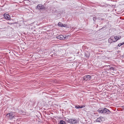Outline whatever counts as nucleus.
<instances>
[{
	"label": "nucleus",
	"mask_w": 124,
	"mask_h": 124,
	"mask_svg": "<svg viewBox=\"0 0 124 124\" xmlns=\"http://www.w3.org/2000/svg\"><path fill=\"white\" fill-rule=\"evenodd\" d=\"M6 116L8 119L10 120H12L15 118V115L12 112L7 114Z\"/></svg>",
	"instance_id": "nucleus-1"
},
{
	"label": "nucleus",
	"mask_w": 124,
	"mask_h": 124,
	"mask_svg": "<svg viewBox=\"0 0 124 124\" xmlns=\"http://www.w3.org/2000/svg\"><path fill=\"white\" fill-rule=\"evenodd\" d=\"M67 122L68 123L72 124H75L77 123V121L75 119H69L68 120Z\"/></svg>",
	"instance_id": "nucleus-2"
},
{
	"label": "nucleus",
	"mask_w": 124,
	"mask_h": 124,
	"mask_svg": "<svg viewBox=\"0 0 124 124\" xmlns=\"http://www.w3.org/2000/svg\"><path fill=\"white\" fill-rule=\"evenodd\" d=\"M83 79L84 80L87 81L88 79L89 80L91 79V76L90 75H87L83 77Z\"/></svg>",
	"instance_id": "nucleus-3"
},
{
	"label": "nucleus",
	"mask_w": 124,
	"mask_h": 124,
	"mask_svg": "<svg viewBox=\"0 0 124 124\" xmlns=\"http://www.w3.org/2000/svg\"><path fill=\"white\" fill-rule=\"evenodd\" d=\"M105 66L107 67H109V69H108V71L113 72L115 70V68L114 67H111L110 65H106Z\"/></svg>",
	"instance_id": "nucleus-4"
},
{
	"label": "nucleus",
	"mask_w": 124,
	"mask_h": 124,
	"mask_svg": "<svg viewBox=\"0 0 124 124\" xmlns=\"http://www.w3.org/2000/svg\"><path fill=\"white\" fill-rule=\"evenodd\" d=\"M37 8L39 10L40 9H44V6L41 4H39L37 6Z\"/></svg>",
	"instance_id": "nucleus-5"
},
{
	"label": "nucleus",
	"mask_w": 124,
	"mask_h": 124,
	"mask_svg": "<svg viewBox=\"0 0 124 124\" xmlns=\"http://www.w3.org/2000/svg\"><path fill=\"white\" fill-rule=\"evenodd\" d=\"M4 16L5 19H7L9 20L10 19V16L8 14L5 13L4 14Z\"/></svg>",
	"instance_id": "nucleus-6"
},
{
	"label": "nucleus",
	"mask_w": 124,
	"mask_h": 124,
	"mask_svg": "<svg viewBox=\"0 0 124 124\" xmlns=\"http://www.w3.org/2000/svg\"><path fill=\"white\" fill-rule=\"evenodd\" d=\"M56 38L60 40H62L64 39V36L62 35L57 36H56Z\"/></svg>",
	"instance_id": "nucleus-7"
},
{
	"label": "nucleus",
	"mask_w": 124,
	"mask_h": 124,
	"mask_svg": "<svg viewBox=\"0 0 124 124\" xmlns=\"http://www.w3.org/2000/svg\"><path fill=\"white\" fill-rule=\"evenodd\" d=\"M103 113H110V111L108 109H107L105 108H104Z\"/></svg>",
	"instance_id": "nucleus-8"
},
{
	"label": "nucleus",
	"mask_w": 124,
	"mask_h": 124,
	"mask_svg": "<svg viewBox=\"0 0 124 124\" xmlns=\"http://www.w3.org/2000/svg\"><path fill=\"white\" fill-rule=\"evenodd\" d=\"M114 39V37H112L111 38H109L108 39V42L109 43H111L113 41V40Z\"/></svg>",
	"instance_id": "nucleus-9"
},
{
	"label": "nucleus",
	"mask_w": 124,
	"mask_h": 124,
	"mask_svg": "<svg viewBox=\"0 0 124 124\" xmlns=\"http://www.w3.org/2000/svg\"><path fill=\"white\" fill-rule=\"evenodd\" d=\"M104 108H100L98 110V111L100 113H103Z\"/></svg>",
	"instance_id": "nucleus-10"
},
{
	"label": "nucleus",
	"mask_w": 124,
	"mask_h": 124,
	"mask_svg": "<svg viewBox=\"0 0 124 124\" xmlns=\"http://www.w3.org/2000/svg\"><path fill=\"white\" fill-rule=\"evenodd\" d=\"M121 37H117V36H116L114 37V39L116 40V41H114L113 42H116L117 40L119 39Z\"/></svg>",
	"instance_id": "nucleus-11"
},
{
	"label": "nucleus",
	"mask_w": 124,
	"mask_h": 124,
	"mask_svg": "<svg viewBox=\"0 0 124 124\" xmlns=\"http://www.w3.org/2000/svg\"><path fill=\"white\" fill-rule=\"evenodd\" d=\"M102 118H103L102 117L101 118V117H99V118H97L96 119V121L97 122H101V121H102Z\"/></svg>",
	"instance_id": "nucleus-12"
},
{
	"label": "nucleus",
	"mask_w": 124,
	"mask_h": 124,
	"mask_svg": "<svg viewBox=\"0 0 124 124\" xmlns=\"http://www.w3.org/2000/svg\"><path fill=\"white\" fill-rule=\"evenodd\" d=\"M84 107V106L83 105V106H81L78 105H77L75 106V108L77 109L82 108Z\"/></svg>",
	"instance_id": "nucleus-13"
},
{
	"label": "nucleus",
	"mask_w": 124,
	"mask_h": 124,
	"mask_svg": "<svg viewBox=\"0 0 124 124\" xmlns=\"http://www.w3.org/2000/svg\"><path fill=\"white\" fill-rule=\"evenodd\" d=\"M85 57L86 58H88L89 56V53L87 52V53H86L85 54Z\"/></svg>",
	"instance_id": "nucleus-14"
},
{
	"label": "nucleus",
	"mask_w": 124,
	"mask_h": 124,
	"mask_svg": "<svg viewBox=\"0 0 124 124\" xmlns=\"http://www.w3.org/2000/svg\"><path fill=\"white\" fill-rule=\"evenodd\" d=\"M60 124H66L65 122L63 120H61L60 122Z\"/></svg>",
	"instance_id": "nucleus-15"
},
{
	"label": "nucleus",
	"mask_w": 124,
	"mask_h": 124,
	"mask_svg": "<svg viewBox=\"0 0 124 124\" xmlns=\"http://www.w3.org/2000/svg\"><path fill=\"white\" fill-rule=\"evenodd\" d=\"M58 25L60 26H62L63 25V24H62V23L59 22L58 23Z\"/></svg>",
	"instance_id": "nucleus-16"
},
{
	"label": "nucleus",
	"mask_w": 124,
	"mask_h": 124,
	"mask_svg": "<svg viewBox=\"0 0 124 124\" xmlns=\"http://www.w3.org/2000/svg\"><path fill=\"white\" fill-rule=\"evenodd\" d=\"M66 26V24H63V25L62 26V27H65Z\"/></svg>",
	"instance_id": "nucleus-17"
},
{
	"label": "nucleus",
	"mask_w": 124,
	"mask_h": 124,
	"mask_svg": "<svg viewBox=\"0 0 124 124\" xmlns=\"http://www.w3.org/2000/svg\"><path fill=\"white\" fill-rule=\"evenodd\" d=\"M96 19V18L95 17H93V20L94 21H95V20Z\"/></svg>",
	"instance_id": "nucleus-18"
},
{
	"label": "nucleus",
	"mask_w": 124,
	"mask_h": 124,
	"mask_svg": "<svg viewBox=\"0 0 124 124\" xmlns=\"http://www.w3.org/2000/svg\"><path fill=\"white\" fill-rule=\"evenodd\" d=\"M118 46H119H119H121V44H120V43L118 45Z\"/></svg>",
	"instance_id": "nucleus-19"
},
{
	"label": "nucleus",
	"mask_w": 124,
	"mask_h": 124,
	"mask_svg": "<svg viewBox=\"0 0 124 124\" xmlns=\"http://www.w3.org/2000/svg\"><path fill=\"white\" fill-rule=\"evenodd\" d=\"M64 39H65L66 38V36L64 35Z\"/></svg>",
	"instance_id": "nucleus-20"
},
{
	"label": "nucleus",
	"mask_w": 124,
	"mask_h": 124,
	"mask_svg": "<svg viewBox=\"0 0 124 124\" xmlns=\"http://www.w3.org/2000/svg\"><path fill=\"white\" fill-rule=\"evenodd\" d=\"M122 108H123V109H124V106H123L122 107Z\"/></svg>",
	"instance_id": "nucleus-21"
},
{
	"label": "nucleus",
	"mask_w": 124,
	"mask_h": 124,
	"mask_svg": "<svg viewBox=\"0 0 124 124\" xmlns=\"http://www.w3.org/2000/svg\"><path fill=\"white\" fill-rule=\"evenodd\" d=\"M120 44H121V46H122V45H123V44H122V43H120Z\"/></svg>",
	"instance_id": "nucleus-22"
},
{
	"label": "nucleus",
	"mask_w": 124,
	"mask_h": 124,
	"mask_svg": "<svg viewBox=\"0 0 124 124\" xmlns=\"http://www.w3.org/2000/svg\"><path fill=\"white\" fill-rule=\"evenodd\" d=\"M107 69L108 70L109 69V67H107Z\"/></svg>",
	"instance_id": "nucleus-23"
},
{
	"label": "nucleus",
	"mask_w": 124,
	"mask_h": 124,
	"mask_svg": "<svg viewBox=\"0 0 124 124\" xmlns=\"http://www.w3.org/2000/svg\"><path fill=\"white\" fill-rule=\"evenodd\" d=\"M122 44H123V45L124 44V42H122Z\"/></svg>",
	"instance_id": "nucleus-24"
},
{
	"label": "nucleus",
	"mask_w": 124,
	"mask_h": 124,
	"mask_svg": "<svg viewBox=\"0 0 124 124\" xmlns=\"http://www.w3.org/2000/svg\"><path fill=\"white\" fill-rule=\"evenodd\" d=\"M56 55V54H54V55H55V56H56V55Z\"/></svg>",
	"instance_id": "nucleus-25"
}]
</instances>
